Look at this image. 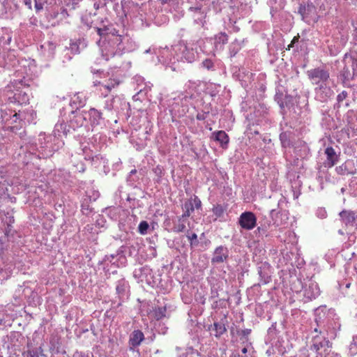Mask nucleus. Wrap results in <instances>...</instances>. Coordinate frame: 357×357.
<instances>
[{"instance_id":"nucleus-1","label":"nucleus","mask_w":357,"mask_h":357,"mask_svg":"<svg viewBox=\"0 0 357 357\" xmlns=\"http://www.w3.org/2000/svg\"><path fill=\"white\" fill-rule=\"evenodd\" d=\"M100 39L97 42L102 57L105 61L119 59L126 52L135 48V43L127 35L117 33L113 25L105 18L95 27Z\"/></svg>"},{"instance_id":"nucleus-2","label":"nucleus","mask_w":357,"mask_h":357,"mask_svg":"<svg viewBox=\"0 0 357 357\" xmlns=\"http://www.w3.org/2000/svg\"><path fill=\"white\" fill-rule=\"evenodd\" d=\"M188 104L197 111L196 119L199 121L205 120L211 111V103L206 102L205 97L198 90V84L192 81L185 84V92L174 97L169 106L172 112L182 115L188 111Z\"/></svg>"},{"instance_id":"nucleus-3","label":"nucleus","mask_w":357,"mask_h":357,"mask_svg":"<svg viewBox=\"0 0 357 357\" xmlns=\"http://www.w3.org/2000/svg\"><path fill=\"white\" fill-rule=\"evenodd\" d=\"M315 321L317 327L314 328V331L323 336L316 335L312 338V344L310 349L316 351L317 355L316 357H323V354L319 353L321 349H324V356L328 353V349L332 346L328 338L334 339L337 336V328H340V325L333 321H328L326 324L322 320L320 315L319 310H317Z\"/></svg>"},{"instance_id":"nucleus-4","label":"nucleus","mask_w":357,"mask_h":357,"mask_svg":"<svg viewBox=\"0 0 357 357\" xmlns=\"http://www.w3.org/2000/svg\"><path fill=\"white\" fill-rule=\"evenodd\" d=\"M203 40L194 41H181L173 46V50L176 55L177 61H186L192 63L199 55V51L202 52Z\"/></svg>"},{"instance_id":"nucleus-5","label":"nucleus","mask_w":357,"mask_h":357,"mask_svg":"<svg viewBox=\"0 0 357 357\" xmlns=\"http://www.w3.org/2000/svg\"><path fill=\"white\" fill-rule=\"evenodd\" d=\"M22 81L11 82L8 84L3 91V96L9 102L17 103L19 105L29 102V96L22 88Z\"/></svg>"},{"instance_id":"nucleus-6","label":"nucleus","mask_w":357,"mask_h":357,"mask_svg":"<svg viewBox=\"0 0 357 357\" xmlns=\"http://www.w3.org/2000/svg\"><path fill=\"white\" fill-rule=\"evenodd\" d=\"M0 112L1 121L5 123H8L10 124L16 123L18 119L30 121L33 120L36 116L33 109H31L27 113L21 111L16 112L15 110L8 109L3 105H1Z\"/></svg>"},{"instance_id":"nucleus-7","label":"nucleus","mask_w":357,"mask_h":357,"mask_svg":"<svg viewBox=\"0 0 357 357\" xmlns=\"http://www.w3.org/2000/svg\"><path fill=\"white\" fill-rule=\"evenodd\" d=\"M228 36L225 33H220L214 38L203 40L202 52L206 54L215 55L217 52L223 50L224 45L227 43Z\"/></svg>"},{"instance_id":"nucleus-8","label":"nucleus","mask_w":357,"mask_h":357,"mask_svg":"<svg viewBox=\"0 0 357 357\" xmlns=\"http://www.w3.org/2000/svg\"><path fill=\"white\" fill-rule=\"evenodd\" d=\"M286 204L285 199L283 197L278 200V206L280 209L277 211L276 209H272L270 211V216L272 219L273 225L276 227H287L289 220V212L283 209V206Z\"/></svg>"},{"instance_id":"nucleus-9","label":"nucleus","mask_w":357,"mask_h":357,"mask_svg":"<svg viewBox=\"0 0 357 357\" xmlns=\"http://www.w3.org/2000/svg\"><path fill=\"white\" fill-rule=\"evenodd\" d=\"M52 136H48L45 138L44 136L40 135V146L38 148L40 152V157L47 158L52 155L54 151H56L60 146L63 144L62 141L58 142L56 146L52 143Z\"/></svg>"},{"instance_id":"nucleus-10","label":"nucleus","mask_w":357,"mask_h":357,"mask_svg":"<svg viewBox=\"0 0 357 357\" xmlns=\"http://www.w3.org/2000/svg\"><path fill=\"white\" fill-rule=\"evenodd\" d=\"M307 75L311 83L314 85L318 86L331 82L328 71L322 68L309 70Z\"/></svg>"},{"instance_id":"nucleus-11","label":"nucleus","mask_w":357,"mask_h":357,"mask_svg":"<svg viewBox=\"0 0 357 357\" xmlns=\"http://www.w3.org/2000/svg\"><path fill=\"white\" fill-rule=\"evenodd\" d=\"M120 8L119 0H94L93 3L96 10H104L107 13L114 11L117 15H120Z\"/></svg>"},{"instance_id":"nucleus-12","label":"nucleus","mask_w":357,"mask_h":357,"mask_svg":"<svg viewBox=\"0 0 357 357\" xmlns=\"http://www.w3.org/2000/svg\"><path fill=\"white\" fill-rule=\"evenodd\" d=\"M188 13L193 20L194 24L206 28V12L201 6H190L188 10Z\"/></svg>"},{"instance_id":"nucleus-13","label":"nucleus","mask_w":357,"mask_h":357,"mask_svg":"<svg viewBox=\"0 0 357 357\" xmlns=\"http://www.w3.org/2000/svg\"><path fill=\"white\" fill-rule=\"evenodd\" d=\"M155 53L158 54V61L165 66H169L177 61L176 55L173 50V46L171 48L167 47L161 48Z\"/></svg>"},{"instance_id":"nucleus-14","label":"nucleus","mask_w":357,"mask_h":357,"mask_svg":"<svg viewBox=\"0 0 357 357\" xmlns=\"http://www.w3.org/2000/svg\"><path fill=\"white\" fill-rule=\"evenodd\" d=\"M333 94L330 83L318 85L314 89V98L321 102H327Z\"/></svg>"},{"instance_id":"nucleus-15","label":"nucleus","mask_w":357,"mask_h":357,"mask_svg":"<svg viewBox=\"0 0 357 357\" xmlns=\"http://www.w3.org/2000/svg\"><path fill=\"white\" fill-rule=\"evenodd\" d=\"M139 9V5L132 1H121L120 17H135Z\"/></svg>"},{"instance_id":"nucleus-16","label":"nucleus","mask_w":357,"mask_h":357,"mask_svg":"<svg viewBox=\"0 0 357 357\" xmlns=\"http://www.w3.org/2000/svg\"><path fill=\"white\" fill-rule=\"evenodd\" d=\"M238 222L242 229L252 230L257 225V217L252 212L245 211L240 215Z\"/></svg>"},{"instance_id":"nucleus-17","label":"nucleus","mask_w":357,"mask_h":357,"mask_svg":"<svg viewBox=\"0 0 357 357\" xmlns=\"http://www.w3.org/2000/svg\"><path fill=\"white\" fill-rule=\"evenodd\" d=\"M86 119V112H73L72 115L70 116L68 126L73 130H76L84 124Z\"/></svg>"},{"instance_id":"nucleus-18","label":"nucleus","mask_w":357,"mask_h":357,"mask_svg":"<svg viewBox=\"0 0 357 357\" xmlns=\"http://www.w3.org/2000/svg\"><path fill=\"white\" fill-rule=\"evenodd\" d=\"M229 259V250L227 247L220 245L217 247L211 258V263L213 264H220L227 261Z\"/></svg>"},{"instance_id":"nucleus-19","label":"nucleus","mask_w":357,"mask_h":357,"mask_svg":"<svg viewBox=\"0 0 357 357\" xmlns=\"http://www.w3.org/2000/svg\"><path fill=\"white\" fill-rule=\"evenodd\" d=\"M104 213L111 220L121 221L126 215V211L121 206H110L104 210Z\"/></svg>"},{"instance_id":"nucleus-20","label":"nucleus","mask_w":357,"mask_h":357,"mask_svg":"<svg viewBox=\"0 0 357 357\" xmlns=\"http://www.w3.org/2000/svg\"><path fill=\"white\" fill-rule=\"evenodd\" d=\"M86 117L89 119V122L92 127L95 128L104 123V118L100 110L91 108L88 112H86Z\"/></svg>"},{"instance_id":"nucleus-21","label":"nucleus","mask_w":357,"mask_h":357,"mask_svg":"<svg viewBox=\"0 0 357 357\" xmlns=\"http://www.w3.org/2000/svg\"><path fill=\"white\" fill-rule=\"evenodd\" d=\"M144 340V335L140 330H134L129 337L128 344L130 351H135Z\"/></svg>"},{"instance_id":"nucleus-22","label":"nucleus","mask_w":357,"mask_h":357,"mask_svg":"<svg viewBox=\"0 0 357 357\" xmlns=\"http://www.w3.org/2000/svg\"><path fill=\"white\" fill-rule=\"evenodd\" d=\"M105 261H109L117 267L125 266L127 262V259L121 250L118 251L115 255H106Z\"/></svg>"},{"instance_id":"nucleus-23","label":"nucleus","mask_w":357,"mask_h":357,"mask_svg":"<svg viewBox=\"0 0 357 357\" xmlns=\"http://www.w3.org/2000/svg\"><path fill=\"white\" fill-rule=\"evenodd\" d=\"M227 318L225 317L221 319L220 321L214 322V324L209 327V331H211L216 337H219L227 331Z\"/></svg>"},{"instance_id":"nucleus-24","label":"nucleus","mask_w":357,"mask_h":357,"mask_svg":"<svg viewBox=\"0 0 357 357\" xmlns=\"http://www.w3.org/2000/svg\"><path fill=\"white\" fill-rule=\"evenodd\" d=\"M319 294L320 290L318 284L314 281H310L305 289V296L312 300L316 298Z\"/></svg>"},{"instance_id":"nucleus-25","label":"nucleus","mask_w":357,"mask_h":357,"mask_svg":"<svg viewBox=\"0 0 357 357\" xmlns=\"http://www.w3.org/2000/svg\"><path fill=\"white\" fill-rule=\"evenodd\" d=\"M116 291L119 298H127L130 291L128 282L124 278L119 280L116 282Z\"/></svg>"},{"instance_id":"nucleus-26","label":"nucleus","mask_w":357,"mask_h":357,"mask_svg":"<svg viewBox=\"0 0 357 357\" xmlns=\"http://www.w3.org/2000/svg\"><path fill=\"white\" fill-rule=\"evenodd\" d=\"M325 154L326 155V160L324 162V166L328 168L332 167L337 162V155L331 146L327 147L325 149Z\"/></svg>"},{"instance_id":"nucleus-27","label":"nucleus","mask_w":357,"mask_h":357,"mask_svg":"<svg viewBox=\"0 0 357 357\" xmlns=\"http://www.w3.org/2000/svg\"><path fill=\"white\" fill-rule=\"evenodd\" d=\"M56 49V44L52 42L45 43L40 45V51L46 59H51L54 57Z\"/></svg>"},{"instance_id":"nucleus-28","label":"nucleus","mask_w":357,"mask_h":357,"mask_svg":"<svg viewBox=\"0 0 357 357\" xmlns=\"http://www.w3.org/2000/svg\"><path fill=\"white\" fill-rule=\"evenodd\" d=\"M294 153L297 159L305 158L307 157L310 149L307 144L304 142H298L294 146Z\"/></svg>"},{"instance_id":"nucleus-29","label":"nucleus","mask_w":357,"mask_h":357,"mask_svg":"<svg viewBox=\"0 0 357 357\" xmlns=\"http://www.w3.org/2000/svg\"><path fill=\"white\" fill-rule=\"evenodd\" d=\"M340 215L345 225H354L357 218V213L343 211L340 213Z\"/></svg>"},{"instance_id":"nucleus-30","label":"nucleus","mask_w":357,"mask_h":357,"mask_svg":"<svg viewBox=\"0 0 357 357\" xmlns=\"http://www.w3.org/2000/svg\"><path fill=\"white\" fill-rule=\"evenodd\" d=\"M258 273L261 278V282L264 284H267L271 281V272L269 266L264 264L259 267Z\"/></svg>"},{"instance_id":"nucleus-31","label":"nucleus","mask_w":357,"mask_h":357,"mask_svg":"<svg viewBox=\"0 0 357 357\" xmlns=\"http://www.w3.org/2000/svg\"><path fill=\"white\" fill-rule=\"evenodd\" d=\"M54 139L59 140V138L61 137V134L67 135L69 132V130L66 128V125L64 123H57L53 130Z\"/></svg>"},{"instance_id":"nucleus-32","label":"nucleus","mask_w":357,"mask_h":357,"mask_svg":"<svg viewBox=\"0 0 357 357\" xmlns=\"http://www.w3.org/2000/svg\"><path fill=\"white\" fill-rule=\"evenodd\" d=\"M23 356L24 357H39L40 356H45V355L43 354V350L41 347H28L27 350L23 353Z\"/></svg>"},{"instance_id":"nucleus-33","label":"nucleus","mask_w":357,"mask_h":357,"mask_svg":"<svg viewBox=\"0 0 357 357\" xmlns=\"http://www.w3.org/2000/svg\"><path fill=\"white\" fill-rule=\"evenodd\" d=\"M213 135H214L215 140L221 144L222 147L224 148V147L227 146V145L229 143V136L225 131L220 130V131L215 132L213 133Z\"/></svg>"},{"instance_id":"nucleus-34","label":"nucleus","mask_w":357,"mask_h":357,"mask_svg":"<svg viewBox=\"0 0 357 357\" xmlns=\"http://www.w3.org/2000/svg\"><path fill=\"white\" fill-rule=\"evenodd\" d=\"M136 81L138 85L139 93H146L151 90L152 84L150 82H145L144 79L142 77H137Z\"/></svg>"},{"instance_id":"nucleus-35","label":"nucleus","mask_w":357,"mask_h":357,"mask_svg":"<svg viewBox=\"0 0 357 357\" xmlns=\"http://www.w3.org/2000/svg\"><path fill=\"white\" fill-rule=\"evenodd\" d=\"M183 214L182 215V218H188L191 213L195 211V207L193 206V202L192 199L187 200L184 204L183 205Z\"/></svg>"},{"instance_id":"nucleus-36","label":"nucleus","mask_w":357,"mask_h":357,"mask_svg":"<svg viewBox=\"0 0 357 357\" xmlns=\"http://www.w3.org/2000/svg\"><path fill=\"white\" fill-rule=\"evenodd\" d=\"M220 89V85L210 83L206 88V94L209 95L211 97H215L219 93Z\"/></svg>"},{"instance_id":"nucleus-37","label":"nucleus","mask_w":357,"mask_h":357,"mask_svg":"<svg viewBox=\"0 0 357 357\" xmlns=\"http://www.w3.org/2000/svg\"><path fill=\"white\" fill-rule=\"evenodd\" d=\"M96 14V13H92L91 11L88 12L86 10L81 17L82 22L87 27H91L93 22V20H92V17H95Z\"/></svg>"},{"instance_id":"nucleus-38","label":"nucleus","mask_w":357,"mask_h":357,"mask_svg":"<svg viewBox=\"0 0 357 357\" xmlns=\"http://www.w3.org/2000/svg\"><path fill=\"white\" fill-rule=\"evenodd\" d=\"M355 71L351 70L348 67L344 66L340 72V77L344 83L349 81L354 76Z\"/></svg>"},{"instance_id":"nucleus-39","label":"nucleus","mask_w":357,"mask_h":357,"mask_svg":"<svg viewBox=\"0 0 357 357\" xmlns=\"http://www.w3.org/2000/svg\"><path fill=\"white\" fill-rule=\"evenodd\" d=\"M116 102V98H108L104 100L102 107L104 109L107 110L108 112H111L112 109L117 110L118 108L115 105Z\"/></svg>"},{"instance_id":"nucleus-40","label":"nucleus","mask_w":357,"mask_h":357,"mask_svg":"<svg viewBox=\"0 0 357 357\" xmlns=\"http://www.w3.org/2000/svg\"><path fill=\"white\" fill-rule=\"evenodd\" d=\"M290 132H283L280 135V139L281 142L282 146L283 148L289 147L291 144L290 142Z\"/></svg>"},{"instance_id":"nucleus-41","label":"nucleus","mask_w":357,"mask_h":357,"mask_svg":"<svg viewBox=\"0 0 357 357\" xmlns=\"http://www.w3.org/2000/svg\"><path fill=\"white\" fill-rule=\"evenodd\" d=\"M350 162H346L341 165L335 168L336 172L340 175H346L351 174V172L349 171V165Z\"/></svg>"},{"instance_id":"nucleus-42","label":"nucleus","mask_w":357,"mask_h":357,"mask_svg":"<svg viewBox=\"0 0 357 357\" xmlns=\"http://www.w3.org/2000/svg\"><path fill=\"white\" fill-rule=\"evenodd\" d=\"M81 1L82 0H63L65 6H66V8L63 10V12L66 11L68 9L69 10H75Z\"/></svg>"},{"instance_id":"nucleus-43","label":"nucleus","mask_w":357,"mask_h":357,"mask_svg":"<svg viewBox=\"0 0 357 357\" xmlns=\"http://www.w3.org/2000/svg\"><path fill=\"white\" fill-rule=\"evenodd\" d=\"M225 208L220 204H217V205L214 206L212 208V211L216 217L215 220L222 217L223 214L225 213Z\"/></svg>"},{"instance_id":"nucleus-44","label":"nucleus","mask_w":357,"mask_h":357,"mask_svg":"<svg viewBox=\"0 0 357 357\" xmlns=\"http://www.w3.org/2000/svg\"><path fill=\"white\" fill-rule=\"evenodd\" d=\"M349 353L351 356L357 354V335L353 337L352 342L349 347Z\"/></svg>"},{"instance_id":"nucleus-45","label":"nucleus","mask_w":357,"mask_h":357,"mask_svg":"<svg viewBox=\"0 0 357 357\" xmlns=\"http://www.w3.org/2000/svg\"><path fill=\"white\" fill-rule=\"evenodd\" d=\"M166 307H158L154 310V314L156 319L159 320L166 316Z\"/></svg>"},{"instance_id":"nucleus-46","label":"nucleus","mask_w":357,"mask_h":357,"mask_svg":"<svg viewBox=\"0 0 357 357\" xmlns=\"http://www.w3.org/2000/svg\"><path fill=\"white\" fill-rule=\"evenodd\" d=\"M241 355H238L239 357H255L253 354V348L251 346H246L241 350Z\"/></svg>"},{"instance_id":"nucleus-47","label":"nucleus","mask_w":357,"mask_h":357,"mask_svg":"<svg viewBox=\"0 0 357 357\" xmlns=\"http://www.w3.org/2000/svg\"><path fill=\"white\" fill-rule=\"evenodd\" d=\"M186 237L190 241V244L191 247H194L198 245L197 235L195 233L190 234L188 232L186 234Z\"/></svg>"},{"instance_id":"nucleus-48","label":"nucleus","mask_w":357,"mask_h":357,"mask_svg":"<svg viewBox=\"0 0 357 357\" xmlns=\"http://www.w3.org/2000/svg\"><path fill=\"white\" fill-rule=\"evenodd\" d=\"M81 42H73L70 44V47H68V50L70 51L71 54H77L80 52L79 51V45Z\"/></svg>"},{"instance_id":"nucleus-49","label":"nucleus","mask_w":357,"mask_h":357,"mask_svg":"<svg viewBox=\"0 0 357 357\" xmlns=\"http://www.w3.org/2000/svg\"><path fill=\"white\" fill-rule=\"evenodd\" d=\"M149 228V225L146 221H142L138 226V231L139 234L144 235L147 234V231Z\"/></svg>"},{"instance_id":"nucleus-50","label":"nucleus","mask_w":357,"mask_h":357,"mask_svg":"<svg viewBox=\"0 0 357 357\" xmlns=\"http://www.w3.org/2000/svg\"><path fill=\"white\" fill-rule=\"evenodd\" d=\"M183 218H180L178 220V222L174 225V231L180 233L185 231L186 227L185 223L181 220Z\"/></svg>"},{"instance_id":"nucleus-51","label":"nucleus","mask_w":357,"mask_h":357,"mask_svg":"<svg viewBox=\"0 0 357 357\" xmlns=\"http://www.w3.org/2000/svg\"><path fill=\"white\" fill-rule=\"evenodd\" d=\"M203 68L208 70H214L215 66L214 63L211 59H206L202 63Z\"/></svg>"},{"instance_id":"nucleus-52","label":"nucleus","mask_w":357,"mask_h":357,"mask_svg":"<svg viewBox=\"0 0 357 357\" xmlns=\"http://www.w3.org/2000/svg\"><path fill=\"white\" fill-rule=\"evenodd\" d=\"M153 173L158 177L156 181L158 183L160 182V178L164 175V169L162 167L158 165L153 169Z\"/></svg>"},{"instance_id":"nucleus-53","label":"nucleus","mask_w":357,"mask_h":357,"mask_svg":"<svg viewBox=\"0 0 357 357\" xmlns=\"http://www.w3.org/2000/svg\"><path fill=\"white\" fill-rule=\"evenodd\" d=\"M250 119H252V114H250V116H248L247 118V120L248 121V128L246 130V132H247V135L250 137V135H258L259 134V130H257V129H252L250 125Z\"/></svg>"},{"instance_id":"nucleus-54","label":"nucleus","mask_w":357,"mask_h":357,"mask_svg":"<svg viewBox=\"0 0 357 357\" xmlns=\"http://www.w3.org/2000/svg\"><path fill=\"white\" fill-rule=\"evenodd\" d=\"M63 61L65 62L66 61H70L73 56L74 54H71L70 51L68 50V47H66L64 50H63Z\"/></svg>"},{"instance_id":"nucleus-55","label":"nucleus","mask_w":357,"mask_h":357,"mask_svg":"<svg viewBox=\"0 0 357 357\" xmlns=\"http://www.w3.org/2000/svg\"><path fill=\"white\" fill-rule=\"evenodd\" d=\"M35 2V8L37 12L43 10V5L46 2L45 0H34Z\"/></svg>"},{"instance_id":"nucleus-56","label":"nucleus","mask_w":357,"mask_h":357,"mask_svg":"<svg viewBox=\"0 0 357 357\" xmlns=\"http://www.w3.org/2000/svg\"><path fill=\"white\" fill-rule=\"evenodd\" d=\"M208 0H187L188 3L191 4V6H203L204 4Z\"/></svg>"},{"instance_id":"nucleus-57","label":"nucleus","mask_w":357,"mask_h":357,"mask_svg":"<svg viewBox=\"0 0 357 357\" xmlns=\"http://www.w3.org/2000/svg\"><path fill=\"white\" fill-rule=\"evenodd\" d=\"M82 211L84 214L88 215L89 212L91 211V209L89 208V206L86 201H84L81 205Z\"/></svg>"},{"instance_id":"nucleus-58","label":"nucleus","mask_w":357,"mask_h":357,"mask_svg":"<svg viewBox=\"0 0 357 357\" xmlns=\"http://www.w3.org/2000/svg\"><path fill=\"white\" fill-rule=\"evenodd\" d=\"M316 214L318 218L321 219L326 218L327 215L326 211L324 208H318L317 210Z\"/></svg>"},{"instance_id":"nucleus-59","label":"nucleus","mask_w":357,"mask_h":357,"mask_svg":"<svg viewBox=\"0 0 357 357\" xmlns=\"http://www.w3.org/2000/svg\"><path fill=\"white\" fill-rule=\"evenodd\" d=\"M119 82L116 81H112L111 83L107 84H102V86L107 89V91H110L112 88H114L115 86H117Z\"/></svg>"},{"instance_id":"nucleus-60","label":"nucleus","mask_w":357,"mask_h":357,"mask_svg":"<svg viewBox=\"0 0 357 357\" xmlns=\"http://www.w3.org/2000/svg\"><path fill=\"white\" fill-rule=\"evenodd\" d=\"M191 199L192 200L195 208L198 209L201 208L202 202L201 200L197 197L195 196L193 199Z\"/></svg>"},{"instance_id":"nucleus-61","label":"nucleus","mask_w":357,"mask_h":357,"mask_svg":"<svg viewBox=\"0 0 357 357\" xmlns=\"http://www.w3.org/2000/svg\"><path fill=\"white\" fill-rule=\"evenodd\" d=\"M309 351L308 349L305 347L302 348L299 351V356L298 357H309Z\"/></svg>"},{"instance_id":"nucleus-62","label":"nucleus","mask_w":357,"mask_h":357,"mask_svg":"<svg viewBox=\"0 0 357 357\" xmlns=\"http://www.w3.org/2000/svg\"><path fill=\"white\" fill-rule=\"evenodd\" d=\"M347 96V93L345 91H343L340 94H338L337 97V100L338 102H342Z\"/></svg>"},{"instance_id":"nucleus-63","label":"nucleus","mask_w":357,"mask_h":357,"mask_svg":"<svg viewBox=\"0 0 357 357\" xmlns=\"http://www.w3.org/2000/svg\"><path fill=\"white\" fill-rule=\"evenodd\" d=\"M151 269L148 266H144L139 269V271L141 275H147L148 273H150Z\"/></svg>"},{"instance_id":"nucleus-64","label":"nucleus","mask_w":357,"mask_h":357,"mask_svg":"<svg viewBox=\"0 0 357 357\" xmlns=\"http://www.w3.org/2000/svg\"><path fill=\"white\" fill-rule=\"evenodd\" d=\"M8 354V357H20V352L17 354L15 349H9Z\"/></svg>"}]
</instances>
